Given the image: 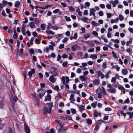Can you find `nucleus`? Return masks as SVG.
<instances>
[{
    "label": "nucleus",
    "mask_w": 133,
    "mask_h": 133,
    "mask_svg": "<svg viewBox=\"0 0 133 133\" xmlns=\"http://www.w3.org/2000/svg\"><path fill=\"white\" fill-rule=\"evenodd\" d=\"M32 97L36 105H39V101L37 98L36 95L35 94H32Z\"/></svg>",
    "instance_id": "obj_1"
},
{
    "label": "nucleus",
    "mask_w": 133,
    "mask_h": 133,
    "mask_svg": "<svg viewBox=\"0 0 133 133\" xmlns=\"http://www.w3.org/2000/svg\"><path fill=\"white\" fill-rule=\"evenodd\" d=\"M120 113L125 118L127 115V114L128 115H129V118H133V111L131 112H127L126 113H124V111H121Z\"/></svg>",
    "instance_id": "obj_2"
},
{
    "label": "nucleus",
    "mask_w": 133,
    "mask_h": 133,
    "mask_svg": "<svg viewBox=\"0 0 133 133\" xmlns=\"http://www.w3.org/2000/svg\"><path fill=\"white\" fill-rule=\"evenodd\" d=\"M48 110H47L46 107L44 106L43 107V114L44 115H46L48 114H49L51 113V107H49L48 108Z\"/></svg>",
    "instance_id": "obj_3"
},
{
    "label": "nucleus",
    "mask_w": 133,
    "mask_h": 133,
    "mask_svg": "<svg viewBox=\"0 0 133 133\" xmlns=\"http://www.w3.org/2000/svg\"><path fill=\"white\" fill-rule=\"evenodd\" d=\"M24 130L26 133H30V130L29 127L25 123H24Z\"/></svg>",
    "instance_id": "obj_4"
},
{
    "label": "nucleus",
    "mask_w": 133,
    "mask_h": 133,
    "mask_svg": "<svg viewBox=\"0 0 133 133\" xmlns=\"http://www.w3.org/2000/svg\"><path fill=\"white\" fill-rule=\"evenodd\" d=\"M18 98L15 96L12 97L11 101L13 106L15 105V103L18 100Z\"/></svg>",
    "instance_id": "obj_5"
},
{
    "label": "nucleus",
    "mask_w": 133,
    "mask_h": 133,
    "mask_svg": "<svg viewBox=\"0 0 133 133\" xmlns=\"http://www.w3.org/2000/svg\"><path fill=\"white\" fill-rule=\"evenodd\" d=\"M96 10L94 8H92L90 9L89 15L91 16L92 15L94 17H95V12H96Z\"/></svg>",
    "instance_id": "obj_6"
},
{
    "label": "nucleus",
    "mask_w": 133,
    "mask_h": 133,
    "mask_svg": "<svg viewBox=\"0 0 133 133\" xmlns=\"http://www.w3.org/2000/svg\"><path fill=\"white\" fill-rule=\"evenodd\" d=\"M96 92L97 94L98 98L99 99L101 98H102L101 95L102 92H101V89H97L96 90Z\"/></svg>",
    "instance_id": "obj_7"
},
{
    "label": "nucleus",
    "mask_w": 133,
    "mask_h": 133,
    "mask_svg": "<svg viewBox=\"0 0 133 133\" xmlns=\"http://www.w3.org/2000/svg\"><path fill=\"white\" fill-rule=\"evenodd\" d=\"M97 75L98 77H101L102 79H103L104 77V75L102 73V72L100 70L97 71Z\"/></svg>",
    "instance_id": "obj_8"
},
{
    "label": "nucleus",
    "mask_w": 133,
    "mask_h": 133,
    "mask_svg": "<svg viewBox=\"0 0 133 133\" xmlns=\"http://www.w3.org/2000/svg\"><path fill=\"white\" fill-rule=\"evenodd\" d=\"M110 3L112 4L113 7H115L117 4L118 3V0H116L115 1H109Z\"/></svg>",
    "instance_id": "obj_9"
},
{
    "label": "nucleus",
    "mask_w": 133,
    "mask_h": 133,
    "mask_svg": "<svg viewBox=\"0 0 133 133\" xmlns=\"http://www.w3.org/2000/svg\"><path fill=\"white\" fill-rule=\"evenodd\" d=\"M107 91L110 93H115L116 91V90L113 87L107 89Z\"/></svg>",
    "instance_id": "obj_10"
},
{
    "label": "nucleus",
    "mask_w": 133,
    "mask_h": 133,
    "mask_svg": "<svg viewBox=\"0 0 133 133\" xmlns=\"http://www.w3.org/2000/svg\"><path fill=\"white\" fill-rule=\"evenodd\" d=\"M93 114L94 116L95 117H97L98 116L101 117V113L98 112L96 110H94Z\"/></svg>",
    "instance_id": "obj_11"
},
{
    "label": "nucleus",
    "mask_w": 133,
    "mask_h": 133,
    "mask_svg": "<svg viewBox=\"0 0 133 133\" xmlns=\"http://www.w3.org/2000/svg\"><path fill=\"white\" fill-rule=\"evenodd\" d=\"M35 72V70L34 68L31 69V71L28 72V75L30 77H31L32 76V74H34Z\"/></svg>",
    "instance_id": "obj_12"
},
{
    "label": "nucleus",
    "mask_w": 133,
    "mask_h": 133,
    "mask_svg": "<svg viewBox=\"0 0 133 133\" xmlns=\"http://www.w3.org/2000/svg\"><path fill=\"white\" fill-rule=\"evenodd\" d=\"M45 93V91L41 92L39 93L38 96L39 97V99H42L43 96L44 95Z\"/></svg>",
    "instance_id": "obj_13"
},
{
    "label": "nucleus",
    "mask_w": 133,
    "mask_h": 133,
    "mask_svg": "<svg viewBox=\"0 0 133 133\" xmlns=\"http://www.w3.org/2000/svg\"><path fill=\"white\" fill-rule=\"evenodd\" d=\"M49 80L50 82L54 83L56 81V78H55L52 76H50Z\"/></svg>",
    "instance_id": "obj_14"
},
{
    "label": "nucleus",
    "mask_w": 133,
    "mask_h": 133,
    "mask_svg": "<svg viewBox=\"0 0 133 133\" xmlns=\"http://www.w3.org/2000/svg\"><path fill=\"white\" fill-rule=\"evenodd\" d=\"M78 48H80V47L77 44L74 45L71 47L72 50L74 51H75L76 49Z\"/></svg>",
    "instance_id": "obj_15"
},
{
    "label": "nucleus",
    "mask_w": 133,
    "mask_h": 133,
    "mask_svg": "<svg viewBox=\"0 0 133 133\" xmlns=\"http://www.w3.org/2000/svg\"><path fill=\"white\" fill-rule=\"evenodd\" d=\"M25 25L24 24H23L21 28V31L22 34L23 35H25V31H26V30L25 29Z\"/></svg>",
    "instance_id": "obj_16"
},
{
    "label": "nucleus",
    "mask_w": 133,
    "mask_h": 133,
    "mask_svg": "<svg viewBox=\"0 0 133 133\" xmlns=\"http://www.w3.org/2000/svg\"><path fill=\"white\" fill-rule=\"evenodd\" d=\"M51 95L49 94H48L47 95L45 96L44 99V101H51Z\"/></svg>",
    "instance_id": "obj_17"
},
{
    "label": "nucleus",
    "mask_w": 133,
    "mask_h": 133,
    "mask_svg": "<svg viewBox=\"0 0 133 133\" xmlns=\"http://www.w3.org/2000/svg\"><path fill=\"white\" fill-rule=\"evenodd\" d=\"M79 78L80 80L82 81H86L87 79V77L83 75L80 76Z\"/></svg>",
    "instance_id": "obj_18"
},
{
    "label": "nucleus",
    "mask_w": 133,
    "mask_h": 133,
    "mask_svg": "<svg viewBox=\"0 0 133 133\" xmlns=\"http://www.w3.org/2000/svg\"><path fill=\"white\" fill-rule=\"evenodd\" d=\"M132 41V38L131 37L129 39V40L126 43V45L127 46H128L130 44H131Z\"/></svg>",
    "instance_id": "obj_19"
},
{
    "label": "nucleus",
    "mask_w": 133,
    "mask_h": 133,
    "mask_svg": "<svg viewBox=\"0 0 133 133\" xmlns=\"http://www.w3.org/2000/svg\"><path fill=\"white\" fill-rule=\"evenodd\" d=\"M65 118L67 120L73 121L71 117L69 115H65Z\"/></svg>",
    "instance_id": "obj_20"
},
{
    "label": "nucleus",
    "mask_w": 133,
    "mask_h": 133,
    "mask_svg": "<svg viewBox=\"0 0 133 133\" xmlns=\"http://www.w3.org/2000/svg\"><path fill=\"white\" fill-rule=\"evenodd\" d=\"M122 73L124 75L127 74L128 71L127 70L125 69H123L122 70Z\"/></svg>",
    "instance_id": "obj_21"
},
{
    "label": "nucleus",
    "mask_w": 133,
    "mask_h": 133,
    "mask_svg": "<svg viewBox=\"0 0 133 133\" xmlns=\"http://www.w3.org/2000/svg\"><path fill=\"white\" fill-rule=\"evenodd\" d=\"M100 124L101 123L99 122H98L96 123L95 125V127L94 129V130H95L96 131H97L98 130L99 127V126L98 125V124Z\"/></svg>",
    "instance_id": "obj_22"
},
{
    "label": "nucleus",
    "mask_w": 133,
    "mask_h": 133,
    "mask_svg": "<svg viewBox=\"0 0 133 133\" xmlns=\"http://www.w3.org/2000/svg\"><path fill=\"white\" fill-rule=\"evenodd\" d=\"M34 22L36 24H39V19L37 18H35L34 19Z\"/></svg>",
    "instance_id": "obj_23"
},
{
    "label": "nucleus",
    "mask_w": 133,
    "mask_h": 133,
    "mask_svg": "<svg viewBox=\"0 0 133 133\" xmlns=\"http://www.w3.org/2000/svg\"><path fill=\"white\" fill-rule=\"evenodd\" d=\"M29 26L31 28H33L35 26L34 23L32 22H30L29 23Z\"/></svg>",
    "instance_id": "obj_24"
},
{
    "label": "nucleus",
    "mask_w": 133,
    "mask_h": 133,
    "mask_svg": "<svg viewBox=\"0 0 133 133\" xmlns=\"http://www.w3.org/2000/svg\"><path fill=\"white\" fill-rule=\"evenodd\" d=\"M74 98V95L73 94H71L70 95L69 100L72 101H75V99Z\"/></svg>",
    "instance_id": "obj_25"
},
{
    "label": "nucleus",
    "mask_w": 133,
    "mask_h": 133,
    "mask_svg": "<svg viewBox=\"0 0 133 133\" xmlns=\"http://www.w3.org/2000/svg\"><path fill=\"white\" fill-rule=\"evenodd\" d=\"M93 83L95 85H98L99 84V82L98 80L95 79L94 80Z\"/></svg>",
    "instance_id": "obj_26"
},
{
    "label": "nucleus",
    "mask_w": 133,
    "mask_h": 133,
    "mask_svg": "<svg viewBox=\"0 0 133 133\" xmlns=\"http://www.w3.org/2000/svg\"><path fill=\"white\" fill-rule=\"evenodd\" d=\"M84 106L82 105L81 106H79V109L80 111L81 112H82L83 110H84Z\"/></svg>",
    "instance_id": "obj_27"
},
{
    "label": "nucleus",
    "mask_w": 133,
    "mask_h": 133,
    "mask_svg": "<svg viewBox=\"0 0 133 133\" xmlns=\"http://www.w3.org/2000/svg\"><path fill=\"white\" fill-rule=\"evenodd\" d=\"M20 5V2L19 1H17L15 2V7L18 8Z\"/></svg>",
    "instance_id": "obj_28"
},
{
    "label": "nucleus",
    "mask_w": 133,
    "mask_h": 133,
    "mask_svg": "<svg viewBox=\"0 0 133 133\" xmlns=\"http://www.w3.org/2000/svg\"><path fill=\"white\" fill-rule=\"evenodd\" d=\"M46 32L47 34L48 35L51 34L52 35H54L55 34V32L51 30L46 31Z\"/></svg>",
    "instance_id": "obj_29"
},
{
    "label": "nucleus",
    "mask_w": 133,
    "mask_h": 133,
    "mask_svg": "<svg viewBox=\"0 0 133 133\" xmlns=\"http://www.w3.org/2000/svg\"><path fill=\"white\" fill-rule=\"evenodd\" d=\"M75 54L74 53H71L70 54H69V56L68 57L69 60H71L72 59L73 57L72 56L74 55Z\"/></svg>",
    "instance_id": "obj_30"
},
{
    "label": "nucleus",
    "mask_w": 133,
    "mask_h": 133,
    "mask_svg": "<svg viewBox=\"0 0 133 133\" xmlns=\"http://www.w3.org/2000/svg\"><path fill=\"white\" fill-rule=\"evenodd\" d=\"M41 28L42 30H44L46 28L45 24L42 23L41 25Z\"/></svg>",
    "instance_id": "obj_31"
},
{
    "label": "nucleus",
    "mask_w": 133,
    "mask_h": 133,
    "mask_svg": "<svg viewBox=\"0 0 133 133\" xmlns=\"http://www.w3.org/2000/svg\"><path fill=\"white\" fill-rule=\"evenodd\" d=\"M111 41L116 43H119V41L118 39H111Z\"/></svg>",
    "instance_id": "obj_32"
},
{
    "label": "nucleus",
    "mask_w": 133,
    "mask_h": 133,
    "mask_svg": "<svg viewBox=\"0 0 133 133\" xmlns=\"http://www.w3.org/2000/svg\"><path fill=\"white\" fill-rule=\"evenodd\" d=\"M88 18L86 17H83L82 19V20L83 22L86 23H88Z\"/></svg>",
    "instance_id": "obj_33"
},
{
    "label": "nucleus",
    "mask_w": 133,
    "mask_h": 133,
    "mask_svg": "<svg viewBox=\"0 0 133 133\" xmlns=\"http://www.w3.org/2000/svg\"><path fill=\"white\" fill-rule=\"evenodd\" d=\"M97 56L95 54H92L90 56V58H92L93 59H94L97 58Z\"/></svg>",
    "instance_id": "obj_34"
},
{
    "label": "nucleus",
    "mask_w": 133,
    "mask_h": 133,
    "mask_svg": "<svg viewBox=\"0 0 133 133\" xmlns=\"http://www.w3.org/2000/svg\"><path fill=\"white\" fill-rule=\"evenodd\" d=\"M97 103V102H95V103H91V106L94 108H95L96 106Z\"/></svg>",
    "instance_id": "obj_35"
},
{
    "label": "nucleus",
    "mask_w": 133,
    "mask_h": 133,
    "mask_svg": "<svg viewBox=\"0 0 133 133\" xmlns=\"http://www.w3.org/2000/svg\"><path fill=\"white\" fill-rule=\"evenodd\" d=\"M102 91L103 93L105 95H106L107 94V93L105 91V90L104 88L102 86Z\"/></svg>",
    "instance_id": "obj_36"
},
{
    "label": "nucleus",
    "mask_w": 133,
    "mask_h": 133,
    "mask_svg": "<svg viewBox=\"0 0 133 133\" xmlns=\"http://www.w3.org/2000/svg\"><path fill=\"white\" fill-rule=\"evenodd\" d=\"M64 18L66 21H70L71 20L70 18V17H68L67 16H65Z\"/></svg>",
    "instance_id": "obj_37"
},
{
    "label": "nucleus",
    "mask_w": 133,
    "mask_h": 133,
    "mask_svg": "<svg viewBox=\"0 0 133 133\" xmlns=\"http://www.w3.org/2000/svg\"><path fill=\"white\" fill-rule=\"evenodd\" d=\"M90 37V35L89 34H85L84 35V38L85 39H87Z\"/></svg>",
    "instance_id": "obj_38"
},
{
    "label": "nucleus",
    "mask_w": 133,
    "mask_h": 133,
    "mask_svg": "<svg viewBox=\"0 0 133 133\" xmlns=\"http://www.w3.org/2000/svg\"><path fill=\"white\" fill-rule=\"evenodd\" d=\"M112 54L113 57L114 58H117L118 57L116 56V54L114 52V51H112Z\"/></svg>",
    "instance_id": "obj_39"
},
{
    "label": "nucleus",
    "mask_w": 133,
    "mask_h": 133,
    "mask_svg": "<svg viewBox=\"0 0 133 133\" xmlns=\"http://www.w3.org/2000/svg\"><path fill=\"white\" fill-rule=\"evenodd\" d=\"M51 28L52 29L55 30H57L58 29V27L57 26H51Z\"/></svg>",
    "instance_id": "obj_40"
},
{
    "label": "nucleus",
    "mask_w": 133,
    "mask_h": 133,
    "mask_svg": "<svg viewBox=\"0 0 133 133\" xmlns=\"http://www.w3.org/2000/svg\"><path fill=\"white\" fill-rule=\"evenodd\" d=\"M23 50L22 48H21L20 49V51L19 52V56H21L22 55L23 53Z\"/></svg>",
    "instance_id": "obj_41"
},
{
    "label": "nucleus",
    "mask_w": 133,
    "mask_h": 133,
    "mask_svg": "<svg viewBox=\"0 0 133 133\" xmlns=\"http://www.w3.org/2000/svg\"><path fill=\"white\" fill-rule=\"evenodd\" d=\"M61 80L62 81L63 84H65V77L64 76L62 77L61 78Z\"/></svg>",
    "instance_id": "obj_42"
},
{
    "label": "nucleus",
    "mask_w": 133,
    "mask_h": 133,
    "mask_svg": "<svg viewBox=\"0 0 133 133\" xmlns=\"http://www.w3.org/2000/svg\"><path fill=\"white\" fill-rule=\"evenodd\" d=\"M87 122L89 124H92V121L90 119H87Z\"/></svg>",
    "instance_id": "obj_43"
},
{
    "label": "nucleus",
    "mask_w": 133,
    "mask_h": 133,
    "mask_svg": "<svg viewBox=\"0 0 133 133\" xmlns=\"http://www.w3.org/2000/svg\"><path fill=\"white\" fill-rule=\"evenodd\" d=\"M102 67L104 68H106L107 67V63L106 62H104L103 63L102 65Z\"/></svg>",
    "instance_id": "obj_44"
},
{
    "label": "nucleus",
    "mask_w": 133,
    "mask_h": 133,
    "mask_svg": "<svg viewBox=\"0 0 133 133\" xmlns=\"http://www.w3.org/2000/svg\"><path fill=\"white\" fill-rule=\"evenodd\" d=\"M26 73L25 71L23 73V74L24 76V80H25L26 78Z\"/></svg>",
    "instance_id": "obj_45"
},
{
    "label": "nucleus",
    "mask_w": 133,
    "mask_h": 133,
    "mask_svg": "<svg viewBox=\"0 0 133 133\" xmlns=\"http://www.w3.org/2000/svg\"><path fill=\"white\" fill-rule=\"evenodd\" d=\"M119 19L120 21H122L124 19V17L123 16L121 15H119Z\"/></svg>",
    "instance_id": "obj_46"
},
{
    "label": "nucleus",
    "mask_w": 133,
    "mask_h": 133,
    "mask_svg": "<svg viewBox=\"0 0 133 133\" xmlns=\"http://www.w3.org/2000/svg\"><path fill=\"white\" fill-rule=\"evenodd\" d=\"M68 62L67 61L63 62L62 64V65L63 67H66L67 66Z\"/></svg>",
    "instance_id": "obj_47"
},
{
    "label": "nucleus",
    "mask_w": 133,
    "mask_h": 133,
    "mask_svg": "<svg viewBox=\"0 0 133 133\" xmlns=\"http://www.w3.org/2000/svg\"><path fill=\"white\" fill-rule=\"evenodd\" d=\"M94 48H90L89 49L88 51L89 52H93L94 51Z\"/></svg>",
    "instance_id": "obj_48"
},
{
    "label": "nucleus",
    "mask_w": 133,
    "mask_h": 133,
    "mask_svg": "<svg viewBox=\"0 0 133 133\" xmlns=\"http://www.w3.org/2000/svg\"><path fill=\"white\" fill-rule=\"evenodd\" d=\"M107 17L108 18H110L112 16V14L110 13H108L107 14Z\"/></svg>",
    "instance_id": "obj_49"
},
{
    "label": "nucleus",
    "mask_w": 133,
    "mask_h": 133,
    "mask_svg": "<svg viewBox=\"0 0 133 133\" xmlns=\"http://www.w3.org/2000/svg\"><path fill=\"white\" fill-rule=\"evenodd\" d=\"M119 85V84L117 83H113L112 84V86L116 88L118 87Z\"/></svg>",
    "instance_id": "obj_50"
},
{
    "label": "nucleus",
    "mask_w": 133,
    "mask_h": 133,
    "mask_svg": "<svg viewBox=\"0 0 133 133\" xmlns=\"http://www.w3.org/2000/svg\"><path fill=\"white\" fill-rule=\"evenodd\" d=\"M106 7L108 9H111V6L110 4H107Z\"/></svg>",
    "instance_id": "obj_51"
},
{
    "label": "nucleus",
    "mask_w": 133,
    "mask_h": 133,
    "mask_svg": "<svg viewBox=\"0 0 133 133\" xmlns=\"http://www.w3.org/2000/svg\"><path fill=\"white\" fill-rule=\"evenodd\" d=\"M34 39V38L32 37L31 38V39L30 41V44H33V41Z\"/></svg>",
    "instance_id": "obj_52"
},
{
    "label": "nucleus",
    "mask_w": 133,
    "mask_h": 133,
    "mask_svg": "<svg viewBox=\"0 0 133 133\" xmlns=\"http://www.w3.org/2000/svg\"><path fill=\"white\" fill-rule=\"evenodd\" d=\"M132 51V50L131 49H130V48L127 49L126 50V51L127 52H128V53H129L130 52H131Z\"/></svg>",
    "instance_id": "obj_53"
},
{
    "label": "nucleus",
    "mask_w": 133,
    "mask_h": 133,
    "mask_svg": "<svg viewBox=\"0 0 133 133\" xmlns=\"http://www.w3.org/2000/svg\"><path fill=\"white\" fill-rule=\"evenodd\" d=\"M85 15H88V11L87 10H85L84 11L83 13Z\"/></svg>",
    "instance_id": "obj_54"
},
{
    "label": "nucleus",
    "mask_w": 133,
    "mask_h": 133,
    "mask_svg": "<svg viewBox=\"0 0 133 133\" xmlns=\"http://www.w3.org/2000/svg\"><path fill=\"white\" fill-rule=\"evenodd\" d=\"M8 32L9 34H11L13 32V31L11 29H8L7 31Z\"/></svg>",
    "instance_id": "obj_55"
},
{
    "label": "nucleus",
    "mask_w": 133,
    "mask_h": 133,
    "mask_svg": "<svg viewBox=\"0 0 133 133\" xmlns=\"http://www.w3.org/2000/svg\"><path fill=\"white\" fill-rule=\"evenodd\" d=\"M92 34L95 36H97L98 33L96 31H93L92 32Z\"/></svg>",
    "instance_id": "obj_56"
},
{
    "label": "nucleus",
    "mask_w": 133,
    "mask_h": 133,
    "mask_svg": "<svg viewBox=\"0 0 133 133\" xmlns=\"http://www.w3.org/2000/svg\"><path fill=\"white\" fill-rule=\"evenodd\" d=\"M105 110L106 111H110L112 110V109L110 107H107L105 108Z\"/></svg>",
    "instance_id": "obj_57"
},
{
    "label": "nucleus",
    "mask_w": 133,
    "mask_h": 133,
    "mask_svg": "<svg viewBox=\"0 0 133 133\" xmlns=\"http://www.w3.org/2000/svg\"><path fill=\"white\" fill-rule=\"evenodd\" d=\"M62 57L63 58H66L68 57V55L66 54H63L62 56Z\"/></svg>",
    "instance_id": "obj_58"
},
{
    "label": "nucleus",
    "mask_w": 133,
    "mask_h": 133,
    "mask_svg": "<svg viewBox=\"0 0 133 133\" xmlns=\"http://www.w3.org/2000/svg\"><path fill=\"white\" fill-rule=\"evenodd\" d=\"M52 75L54 76H56L58 75V74L57 73L55 72H53Z\"/></svg>",
    "instance_id": "obj_59"
},
{
    "label": "nucleus",
    "mask_w": 133,
    "mask_h": 133,
    "mask_svg": "<svg viewBox=\"0 0 133 133\" xmlns=\"http://www.w3.org/2000/svg\"><path fill=\"white\" fill-rule=\"evenodd\" d=\"M64 45L63 44H61L59 45V48L60 49H61L64 48Z\"/></svg>",
    "instance_id": "obj_60"
},
{
    "label": "nucleus",
    "mask_w": 133,
    "mask_h": 133,
    "mask_svg": "<svg viewBox=\"0 0 133 133\" xmlns=\"http://www.w3.org/2000/svg\"><path fill=\"white\" fill-rule=\"evenodd\" d=\"M59 10V9H57L53 11V13L54 14H56L58 12V11Z\"/></svg>",
    "instance_id": "obj_61"
},
{
    "label": "nucleus",
    "mask_w": 133,
    "mask_h": 133,
    "mask_svg": "<svg viewBox=\"0 0 133 133\" xmlns=\"http://www.w3.org/2000/svg\"><path fill=\"white\" fill-rule=\"evenodd\" d=\"M69 9L70 10L72 11H74L75 10V9L72 6H70Z\"/></svg>",
    "instance_id": "obj_62"
},
{
    "label": "nucleus",
    "mask_w": 133,
    "mask_h": 133,
    "mask_svg": "<svg viewBox=\"0 0 133 133\" xmlns=\"http://www.w3.org/2000/svg\"><path fill=\"white\" fill-rule=\"evenodd\" d=\"M35 43H37V44H39L40 43V42L39 41V39L36 38L35 41Z\"/></svg>",
    "instance_id": "obj_63"
},
{
    "label": "nucleus",
    "mask_w": 133,
    "mask_h": 133,
    "mask_svg": "<svg viewBox=\"0 0 133 133\" xmlns=\"http://www.w3.org/2000/svg\"><path fill=\"white\" fill-rule=\"evenodd\" d=\"M99 6L102 9H104L105 8V7L104 5L103 4H100Z\"/></svg>",
    "instance_id": "obj_64"
}]
</instances>
